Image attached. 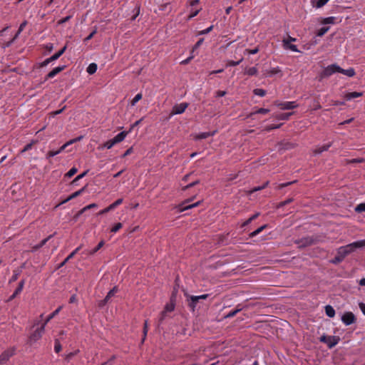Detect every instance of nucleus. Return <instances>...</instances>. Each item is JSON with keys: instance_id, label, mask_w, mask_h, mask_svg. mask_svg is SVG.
Masks as SVG:
<instances>
[{"instance_id": "nucleus-1", "label": "nucleus", "mask_w": 365, "mask_h": 365, "mask_svg": "<svg viewBox=\"0 0 365 365\" xmlns=\"http://www.w3.org/2000/svg\"><path fill=\"white\" fill-rule=\"evenodd\" d=\"M341 250L345 252L346 256L350 253L353 252L357 248L365 247V240L356 241L352 243H350L346 246L340 247Z\"/></svg>"}, {"instance_id": "nucleus-2", "label": "nucleus", "mask_w": 365, "mask_h": 365, "mask_svg": "<svg viewBox=\"0 0 365 365\" xmlns=\"http://www.w3.org/2000/svg\"><path fill=\"white\" fill-rule=\"evenodd\" d=\"M341 250L345 252L346 256L350 253L353 252L357 248L365 247V240L356 241L352 243H350L346 246L340 247Z\"/></svg>"}, {"instance_id": "nucleus-3", "label": "nucleus", "mask_w": 365, "mask_h": 365, "mask_svg": "<svg viewBox=\"0 0 365 365\" xmlns=\"http://www.w3.org/2000/svg\"><path fill=\"white\" fill-rule=\"evenodd\" d=\"M340 69V66L336 64H331L326 67L319 74V81H321L325 78H328L332 74L336 73Z\"/></svg>"}, {"instance_id": "nucleus-4", "label": "nucleus", "mask_w": 365, "mask_h": 365, "mask_svg": "<svg viewBox=\"0 0 365 365\" xmlns=\"http://www.w3.org/2000/svg\"><path fill=\"white\" fill-rule=\"evenodd\" d=\"M339 340L340 338L339 336H326L324 334L322 335L319 339V341L321 342L327 344L329 349H331L334 346H335L339 343Z\"/></svg>"}, {"instance_id": "nucleus-5", "label": "nucleus", "mask_w": 365, "mask_h": 365, "mask_svg": "<svg viewBox=\"0 0 365 365\" xmlns=\"http://www.w3.org/2000/svg\"><path fill=\"white\" fill-rule=\"evenodd\" d=\"M46 323H43L39 328H37L29 336V343L32 344L33 343L38 341L41 338L43 333L44 332Z\"/></svg>"}, {"instance_id": "nucleus-6", "label": "nucleus", "mask_w": 365, "mask_h": 365, "mask_svg": "<svg viewBox=\"0 0 365 365\" xmlns=\"http://www.w3.org/2000/svg\"><path fill=\"white\" fill-rule=\"evenodd\" d=\"M342 322L346 325L349 326L356 321L355 315L351 312H346L341 317Z\"/></svg>"}, {"instance_id": "nucleus-7", "label": "nucleus", "mask_w": 365, "mask_h": 365, "mask_svg": "<svg viewBox=\"0 0 365 365\" xmlns=\"http://www.w3.org/2000/svg\"><path fill=\"white\" fill-rule=\"evenodd\" d=\"M15 350V348L13 347L2 352L0 355V365L4 364L8 361L10 357L14 355Z\"/></svg>"}, {"instance_id": "nucleus-8", "label": "nucleus", "mask_w": 365, "mask_h": 365, "mask_svg": "<svg viewBox=\"0 0 365 365\" xmlns=\"http://www.w3.org/2000/svg\"><path fill=\"white\" fill-rule=\"evenodd\" d=\"M185 296L187 297V306L190 308L192 312H195L196 304L200 301L198 297L190 295L187 292H185Z\"/></svg>"}, {"instance_id": "nucleus-9", "label": "nucleus", "mask_w": 365, "mask_h": 365, "mask_svg": "<svg viewBox=\"0 0 365 365\" xmlns=\"http://www.w3.org/2000/svg\"><path fill=\"white\" fill-rule=\"evenodd\" d=\"M187 103H181L180 104H176L173 107L170 115H178L184 113L185 109L187 108Z\"/></svg>"}, {"instance_id": "nucleus-10", "label": "nucleus", "mask_w": 365, "mask_h": 365, "mask_svg": "<svg viewBox=\"0 0 365 365\" xmlns=\"http://www.w3.org/2000/svg\"><path fill=\"white\" fill-rule=\"evenodd\" d=\"M275 104L282 110H291L298 106V105L294 101H287L282 103L275 102Z\"/></svg>"}, {"instance_id": "nucleus-11", "label": "nucleus", "mask_w": 365, "mask_h": 365, "mask_svg": "<svg viewBox=\"0 0 365 365\" xmlns=\"http://www.w3.org/2000/svg\"><path fill=\"white\" fill-rule=\"evenodd\" d=\"M192 200V198H189L186 200H185L180 205V211L182 212L189 209H191L192 207H197L200 202L198 201L193 204H188Z\"/></svg>"}, {"instance_id": "nucleus-12", "label": "nucleus", "mask_w": 365, "mask_h": 365, "mask_svg": "<svg viewBox=\"0 0 365 365\" xmlns=\"http://www.w3.org/2000/svg\"><path fill=\"white\" fill-rule=\"evenodd\" d=\"M346 255L344 251L341 250V247H339L337 250L336 255L331 260V262L334 264H337L341 262L346 257Z\"/></svg>"}, {"instance_id": "nucleus-13", "label": "nucleus", "mask_w": 365, "mask_h": 365, "mask_svg": "<svg viewBox=\"0 0 365 365\" xmlns=\"http://www.w3.org/2000/svg\"><path fill=\"white\" fill-rule=\"evenodd\" d=\"M86 190V186L83 187V188H81V190L73 192V194H71L70 196H68L66 199H65L64 200H63L62 202H61L58 205H57L56 207H58L60 206L61 205H63L70 200H71L72 199L75 198V197H77L78 196H79L80 195H81Z\"/></svg>"}, {"instance_id": "nucleus-14", "label": "nucleus", "mask_w": 365, "mask_h": 365, "mask_svg": "<svg viewBox=\"0 0 365 365\" xmlns=\"http://www.w3.org/2000/svg\"><path fill=\"white\" fill-rule=\"evenodd\" d=\"M314 242V240L312 237H306L297 242V243L299 245V247L310 246L313 245Z\"/></svg>"}, {"instance_id": "nucleus-15", "label": "nucleus", "mask_w": 365, "mask_h": 365, "mask_svg": "<svg viewBox=\"0 0 365 365\" xmlns=\"http://www.w3.org/2000/svg\"><path fill=\"white\" fill-rule=\"evenodd\" d=\"M66 68V66H58L55 68H53L52 71H51L46 76L45 81L48 80V78H52L55 76H56L58 73L63 71Z\"/></svg>"}, {"instance_id": "nucleus-16", "label": "nucleus", "mask_w": 365, "mask_h": 365, "mask_svg": "<svg viewBox=\"0 0 365 365\" xmlns=\"http://www.w3.org/2000/svg\"><path fill=\"white\" fill-rule=\"evenodd\" d=\"M82 245H80L75 249L61 264H58V268L63 267L71 259H72L75 255L81 249Z\"/></svg>"}, {"instance_id": "nucleus-17", "label": "nucleus", "mask_w": 365, "mask_h": 365, "mask_svg": "<svg viewBox=\"0 0 365 365\" xmlns=\"http://www.w3.org/2000/svg\"><path fill=\"white\" fill-rule=\"evenodd\" d=\"M53 235H50L48 237L43 239L39 244L34 245L32 247L31 252H34L37 251L38 249L42 247L43 245L46 244V242L53 237Z\"/></svg>"}, {"instance_id": "nucleus-18", "label": "nucleus", "mask_w": 365, "mask_h": 365, "mask_svg": "<svg viewBox=\"0 0 365 365\" xmlns=\"http://www.w3.org/2000/svg\"><path fill=\"white\" fill-rule=\"evenodd\" d=\"M170 313L169 312H166L163 310L160 312V317L158 318V327H159L167 318H170Z\"/></svg>"}, {"instance_id": "nucleus-19", "label": "nucleus", "mask_w": 365, "mask_h": 365, "mask_svg": "<svg viewBox=\"0 0 365 365\" xmlns=\"http://www.w3.org/2000/svg\"><path fill=\"white\" fill-rule=\"evenodd\" d=\"M331 146V143H327V144H326V145H324L319 146V147L317 148L314 150V154H315V155L321 154L322 152L328 150V149H329Z\"/></svg>"}, {"instance_id": "nucleus-20", "label": "nucleus", "mask_w": 365, "mask_h": 365, "mask_svg": "<svg viewBox=\"0 0 365 365\" xmlns=\"http://www.w3.org/2000/svg\"><path fill=\"white\" fill-rule=\"evenodd\" d=\"M338 73H343L349 77H352L355 75V71L354 68H350L349 69H344L340 67V69H339V71Z\"/></svg>"}, {"instance_id": "nucleus-21", "label": "nucleus", "mask_w": 365, "mask_h": 365, "mask_svg": "<svg viewBox=\"0 0 365 365\" xmlns=\"http://www.w3.org/2000/svg\"><path fill=\"white\" fill-rule=\"evenodd\" d=\"M104 244H105L104 241L101 240L95 248H93L91 250L86 251L85 252L87 255H93L104 245Z\"/></svg>"}, {"instance_id": "nucleus-22", "label": "nucleus", "mask_w": 365, "mask_h": 365, "mask_svg": "<svg viewBox=\"0 0 365 365\" xmlns=\"http://www.w3.org/2000/svg\"><path fill=\"white\" fill-rule=\"evenodd\" d=\"M175 302H173V297H172L170 299V302L165 304V306L163 309V311L170 313L175 309Z\"/></svg>"}, {"instance_id": "nucleus-23", "label": "nucleus", "mask_w": 365, "mask_h": 365, "mask_svg": "<svg viewBox=\"0 0 365 365\" xmlns=\"http://www.w3.org/2000/svg\"><path fill=\"white\" fill-rule=\"evenodd\" d=\"M128 133V131H122L120 133H118L116 136H115L113 138L117 143H120L125 139Z\"/></svg>"}, {"instance_id": "nucleus-24", "label": "nucleus", "mask_w": 365, "mask_h": 365, "mask_svg": "<svg viewBox=\"0 0 365 365\" xmlns=\"http://www.w3.org/2000/svg\"><path fill=\"white\" fill-rule=\"evenodd\" d=\"M363 93L361 92H351L346 94L345 98L349 101L355 98L361 97Z\"/></svg>"}, {"instance_id": "nucleus-25", "label": "nucleus", "mask_w": 365, "mask_h": 365, "mask_svg": "<svg viewBox=\"0 0 365 365\" xmlns=\"http://www.w3.org/2000/svg\"><path fill=\"white\" fill-rule=\"evenodd\" d=\"M215 132H204V133H199L196 137H195V139L196 140H202V139H205V138H207L210 136H212L214 134H215Z\"/></svg>"}, {"instance_id": "nucleus-26", "label": "nucleus", "mask_w": 365, "mask_h": 365, "mask_svg": "<svg viewBox=\"0 0 365 365\" xmlns=\"http://www.w3.org/2000/svg\"><path fill=\"white\" fill-rule=\"evenodd\" d=\"M325 312L326 314L330 318L334 317L335 315V310L331 305H327L325 307Z\"/></svg>"}, {"instance_id": "nucleus-27", "label": "nucleus", "mask_w": 365, "mask_h": 365, "mask_svg": "<svg viewBox=\"0 0 365 365\" xmlns=\"http://www.w3.org/2000/svg\"><path fill=\"white\" fill-rule=\"evenodd\" d=\"M67 46H64L60 51L51 56V60L56 61L57 60L63 53L66 51Z\"/></svg>"}, {"instance_id": "nucleus-28", "label": "nucleus", "mask_w": 365, "mask_h": 365, "mask_svg": "<svg viewBox=\"0 0 365 365\" xmlns=\"http://www.w3.org/2000/svg\"><path fill=\"white\" fill-rule=\"evenodd\" d=\"M86 71H87V73H89L90 75L95 73L97 71V64L95 63H90L89 66H88Z\"/></svg>"}, {"instance_id": "nucleus-29", "label": "nucleus", "mask_w": 365, "mask_h": 365, "mask_svg": "<svg viewBox=\"0 0 365 365\" xmlns=\"http://www.w3.org/2000/svg\"><path fill=\"white\" fill-rule=\"evenodd\" d=\"M61 308L62 307H58L54 312L49 314L43 323H46V324L51 319H52L56 315H57L59 313Z\"/></svg>"}, {"instance_id": "nucleus-30", "label": "nucleus", "mask_w": 365, "mask_h": 365, "mask_svg": "<svg viewBox=\"0 0 365 365\" xmlns=\"http://www.w3.org/2000/svg\"><path fill=\"white\" fill-rule=\"evenodd\" d=\"M279 149L280 150H289V149H292L293 148L294 146V144L292 143H281L279 144Z\"/></svg>"}, {"instance_id": "nucleus-31", "label": "nucleus", "mask_w": 365, "mask_h": 365, "mask_svg": "<svg viewBox=\"0 0 365 365\" xmlns=\"http://www.w3.org/2000/svg\"><path fill=\"white\" fill-rule=\"evenodd\" d=\"M281 72V70L279 68V67L272 68L270 70L267 71V75L269 76H272L274 75H276Z\"/></svg>"}, {"instance_id": "nucleus-32", "label": "nucleus", "mask_w": 365, "mask_h": 365, "mask_svg": "<svg viewBox=\"0 0 365 365\" xmlns=\"http://www.w3.org/2000/svg\"><path fill=\"white\" fill-rule=\"evenodd\" d=\"M117 144L116 141L114 140V138L109 140L106 141L103 144V148H106L107 149H110L114 145Z\"/></svg>"}, {"instance_id": "nucleus-33", "label": "nucleus", "mask_w": 365, "mask_h": 365, "mask_svg": "<svg viewBox=\"0 0 365 365\" xmlns=\"http://www.w3.org/2000/svg\"><path fill=\"white\" fill-rule=\"evenodd\" d=\"M269 112V110L267 108H259L255 112H252L250 114V116H252L255 114H267Z\"/></svg>"}, {"instance_id": "nucleus-34", "label": "nucleus", "mask_w": 365, "mask_h": 365, "mask_svg": "<svg viewBox=\"0 0 365 365\" xmlns=\"http://www.w3.org/2000/svg\"><path fill=\"white\" fill-rule=\"evenodd\" d=\"M329 29V26H323L317 31L318 36H323Z\"/></svg>"}, {"instance_id": "nucleus-35", "label": "nucleus", "mask_w": 365, "mask_h": 365, "mask_svg": "<svg viewBox=\"0 0 365 365\" xmlns=\"http://www.w3.org/2000/svg\"><path fill=\"white\" fill-rule=\"evenodd\" d=\"M148 320H145L144 322V326H143V337L142 339V343L144 342L145 338H146V336H147V334H148Z\"/></svg>"}, {"instance_id": "nucleus-36", "label": "nucleus", "mask_w": 365, "mask_h": 365, "mask_svg": "<svg viewBox=\"0 0 365 365\" xmlns=\"http://www.w3.org/2000/svg\"><path fill=\"white\" fill-rule=\"evenodd\" d=\"M257 73V69L255 67L249 68L245 71V74L248 76H255Z\"/></svg>"}, {"instance_id": "nucleus-37", "label": "nucleus", "mask_w": 365, "mask_h": 365, "mask_svg": "<svg viewBox=\"0 0 365 365\" xmlns=\"http://www.w3.org/2000/svg\"><path fill=\"white\" fill-rule=\"evenodd\" d=\"M88 170H86L85 172H83V173L78 175V176H76L71 182V185H75L76 184V182L81 180V178H83L84 176L86 175V174L88 173Z\"/></svg>"}, {"instance_id": "nucleus-38", "label": "nucleus", "mask_w": 365, "mask_h": 365, "mask_svg": "<svg viewBox=\"0 0 365 365\" xmlns=\"http://www.w3.org/2000/svg\"><path fill=\"white\" fill-rule=\"evenodd\" d=\"M253 93L256 96L263 97L266 95V91L262 88H256L253 91Z\"/></svg>"}, {"instance_id": "nucleus-39", "label": "nucleus", "mask_w": 365, "mask_h": 365, "mask_svg": "<svg viewBox=\"0 0 365 365\" xmlns=\"http://www.w3.org/2000/svg\"><path fill=\"white\" fill-rule=\"evenodd\" d=\"M354 210H355V212H359V213L362 212H365V202L359 204L355 207Z\"/></svg>"}, {"instance_id": "nucleus-40", "label": "nucleus", "mask_w": 365, "mask_h": 365, "mask_svg": "<svg viewBox=\"0 0 365 365\" xmlns=\"http://www.w3.org/2000/svg\"><path fill=\"white\" fill-rule=\"evenodd\" d=\"M62 349L61 344L60 343L59 339H55V345H54V350L56 353H59Z\"/></svg>"}, {"instance_id": "nucleus-41", "label": "nucleus", "mask_w": 365, "mask_h": 365, "mask_svg": "<svg viewBox=\"0 0 365 365\" xmlns=\"http://www.w3.org/2000/svg\"><path fill=\"white\" fill-rule=\"evenodd\" d=\"M293 198H289L284 201H282V202H280L277 205V208H280V207H282L289 203H291L292 202H293Z\"/></svg>"}, {"instance_id": "nucleus-42", "label": "nucleus", "mask_w": 365, "mask_h": 365, "mask_svg": "<svg viewBox=\"0 0 365 365\" xmlns=\"http://www.w3.org/2000/svg\"><path fill=\"white\" fill-rule=\"evenodd\" d=\"M334 21H335V17L334 16H330V17H327V18H325L323 19L322 21V24H334Z\"/></svg>"}, {"instance_id": "nucleus-43", "label": "nucleus", "mask_w": 365, "mask_h": 365, "mask_svg": "<svg viewBox=\"0 0 365 365\" xmlns=\"http://www.w3.org/2000/svg\"><path fill=\"white\" fill-rule=\"evenodd\" d=\"M240 311H241V309H236L233 311H231L227 315L225 316V319L232 318V317H235Z\"/></svg>"}, {"instance_id": "nucleus-44", "label": "nucleus", "mask_w": 365, "mask_h": 365, "mask_svg": "<svg viewBox=\"0 0 365 365\" xmlns=\"http://www.w3.org/2000/svg\"><path fill=\"white\" fill-rule=\"evenodd\" d=\"M24 280L22 279L19 283V285L17 287V288L16 289V290L14 291L15 292V294H19L23 289L24 288Z\"/></svg>"}, {"instance_id": "nucleus-45", "label": "nucleus", "mask_w": 365, "mask_h": 365, "mask_svg": "<svg viewBox=\"0 0 365 365\" xmlns=\"http://www.w3.org/2000/svg\"><path fill=\"white\" fill-rule=\"evenodd\" d=\"M243 58L242 57L239 61H228L227 63V65L228 66H236L237 65H239L242 61H243Z\"/></svg>"}, {"instance_id": "nucleus-46", "label": "nucleus", "mask_w": 365, "mask_h": 365, "mask_svg": "<svg viewBox=\"0 0 365 365\" xmlns=\"http://www.w3.org/2000/svg\"><path fill=\"white\" fill-rule=\"evenodd\" d=\"M281 125H282V124H278V125L272 124V125H269L265 127L264 130L270 131V130H274V129H277V128H279L281 127Z\"/></svg>"}, {"instance_id": "nucleus-47", "label": "nucleus", "mask_w": 365, "mask_h": 365, "mask_svg": "<svg viewBox=\"0 0 365 365\" xmlns=\"http://www.w3.org/2000/svg\"><path fill=\"white\" fill-rule=\"evenodd\" d=\"M143 96L141 93H138L134 98L131 101V106H133L135 105V103L137 102H138L141 98H142Z\"/></svg>"}, {"instance_id": "nucleus-48", "label": "nucleus", "mask_w": 365, "mask_h": 365, "mask_svg": "<svg viewBox=\"0 0 365 365\" xmlns=\"http://www.w3.org/2000/svg\"><path fill=\"white\" fill-rule=\"evenodd\" d=\"M78 172V169L75 167L72 168L66 174V177L71 178Z\"/></svg>"}, {"instance_id": "nucleus-49", "label": "nucleus", "mask_w": 365, "mask_h": 365, "mask_svg": "<svg viewBox=\"0 0 365 365\" xmlns=\"http://www.w3.org/2000/svg\"><path fill=\"white\" fill-rule=\"evenodd\" d=\"M292 113H282L279 115H277V118L279 119V120H288L289 116L292 115Z\"/></svg>"}, {"instance_id": "nucleus-50", "label": "nucleus", "mask_w": 365, "mask_h": 365, "mask_svg": "<svg viewBox=\"0 0 365 365\" xmlns=\"http://www.w3.org/2000/svg\"><path fill=\"white\" fill-rule=\"evenodd\" d=\"M123 227L122 223L118 222L116 223L111 229L112 232H118L121 227Z\"/></svg>"}, {"instance_id": "nucleus-51", "label": "nucleus", "mask_w": 365, "mask_h": 365, "mask_svg": "<svg viewBox=\"0 0 365 365\" xmlns=\"http://www.w3.org/2000/svg\"><path fill=\"white\" fill-rule=\"evenodd\" d=\"M20 272L19 271H14V274L13 276L11 277V278L9 279V283H11V282H15L16 280H17L18 277H19V275Z\"/></svg>"}, {"instance_id": "nucleus-52", "label": "nucleus", "mask_w": 365, "mask_h": 365, "mask_svg": "<svg viewBox=\"0 0 365 365\" xmlns=\"http://www.w3.org/2000/svg\"><path fill=\"white\" fill-rule=\"evenodd\" d=\"M297 182V180H294V181H290V182H285V183H282L280 185H279V189H282L285 187H287L290 185H292L294 183H295Z\"/></svg>"}, {"instance_id": "nucleus-53", "label": "nucleus", "mask_w": 365, "mask_h": 365, "mask_svg": "<svg viewBox=\"0 0 365 365\" xmlns=\"http://www.w3.org/2000/svg\"><path fill=\"white\" fill-rule=\"evenodd\" d=\"M204 41V38H200L197 43L195 44V46H193L192 48V51H194L195 49L198 48L201 45L202 43H203Z\"/></svg>"}, {"instance_id": "nucleus-54", "label": "nucleus", "mask_w": 365, "mask_h": 365, "mask_svg": "<svg viewBox=\"0 0 365 365\" xmlns=\"http://www.w3.org/2000/svg\"><path fill=\"white\" fill-rule=\"evenodd\" d=\"M212 29H213V26H210L207 29H206L205 30H202V31H200L198 34L199 35L207 34L210 33L212 30Z\"/></svg>"}, {"instance_id": "nucleus-55", "label": "nucleus", "mask_w": 365, "mask_h": 365, "mask_svg": "<svg viewBox=\"0 0 365 365\" xmlns=\"http://www.w3.org/2000/svg\"><path fill=\"white\" fill-rule=\"evenodd\" d=\"M199 183H200V181H199V180H196V181H195V182H191V183L188 184L187 185H186V186L183 188V190H187V189H189V188H190V187H192L193 186H195V185H197V184H199Z\"/></svg>"}, {"instance_id": "nucleus-56", "label": "nucleus", "mask_w": 365, "mask_h": 365, "mask_svg": "<svg viewBox=\"0 0 365 365\" xmlns=\"http://www.w3.org/2000/svg\"><path fill=\"white\" fill-rule=\"evenodd\" d=\"M118 292V288L117 287H114L113 289H111L107 294H108V297H113L114 294Z\"/></svg>"}, {"instance_id": "nucleus-57", "label": "nucleus", "mask_w": 365, "mask_h": 365, "mask_svg": "<svg viewBox=\"0 0 365 365\" xmlns=\"http://www.w3.org/2000/svg\"><path fill=\"white\" fill-rule=\"evenodd\" d=\"M58 154V152L51 150V151L48 152V153L46 154V158L49 159Z\"/></svg>"}, {"instance_id": "nucleus-58", "label": "nucleus", "mask_w": 365, "mask_h": 365, "mask_svg": "<svg viewBox=\"0 0 365 365\" xmlns=\"http://www.w3.org/2000/svg\"><path fill=\"white\" fill-rule=\"evenodd\" d=\"M86 211L83 210V208L81 209V210H79L74 216H73V220L74 221H77V220L78 219V217L83 214Z\"/></svg>"}, {"instance_id": "nucleus-59", "label": "nucleus", "mask_w": 365, "mask_h": 365, "mask_svg": "<svg viewBox=\"0 0 365 365\" xmlns=\"http://www.w3.org/2000/svg\"><path fill=\"white\" fill-rule=\"evenodd\" d=\"M245 51L249 54H256L257 53H258L259 48L257 47L254 49H245Z\"/></svg>"}, {"instance_id": "nucleus-60", "label": "nucleus", "mask_w": 365, "mask_h": 365, "mask_svg": "<svg viewBox=\"0 0 365 365\" xmlns=\"http://www.w3.org/2000/svg\"><path fill=\"white\" fill-rule=\"evenodd\" d=\"M35 142L34 141H32L31 143L27 144L24 148V149L21 150V153H24L30 149H31L32 146H33V144Z\"/></svg>"}, {"instance_id": "nucleus-61", "label": "nucleus", "mask_w": 365, "mask_h": 365, "mask_svg": "<svg viewBox=\"0 0 365 365\" xmlns=\"http://www.w3.org/2000/svg\"><path fill=\"white\" fill-rule=\"evenodd\" d=\"M53 61V60H51V57L50 58H46V60H44L41 63V67H45L46 66L48 63H50L51 62Z\"/></svg>"}, {"instance_id": "nucleus-62", "label": "nucleus", "mask_w": 365, "mask_h": 365, "mask_svg": "<svg viewBox=\"0 0 365 365\" xmlns=\"http://www.w3.org/2000/svg\"><path fill=\"white\" fill-rule=\"evenodd\" d=\"M287 49L291 50L294 52H299V51L297 49V47L296 45L291 44L289 46H287Z\"/></svg>"}, {"instance_id": "nucleus-63", "label": "nucleus", "mask_w": 365, "mask_h": 365, "mask_svg": "<svg viewBox=\"0 0 365 365\" xmlns=\"http://www.w3.org/2000/svg\"><path fill=\"white\" fill-rule=\"evenodd\" d=\"M287 49L291 50L294 52H299V51L297 49V47L296 45L291 44L289 46H287Z\"/></svg>"}, {"instance_id": "nucleus-64", "label": "nucleus", "mask_w": 365, "mask_h": 365, "mask_svg": "<svg viewBox=\"0 0 365 365\" xmlns=\"http://www.w3.org/2000/svg\"><path fill=\"white\" fill-rule=\"evenodd\" d=\"M359 307L361 311L362 312V313L365 315V303L360 302L359 304Z\"/></svg>"}]
</instances>
